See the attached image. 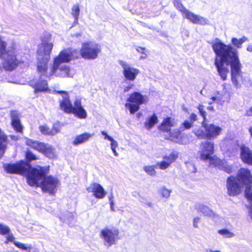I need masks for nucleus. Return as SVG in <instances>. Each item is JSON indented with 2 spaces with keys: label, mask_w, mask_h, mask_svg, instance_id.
<instances>
[{
  "label": "nucleus",
  "mask_w": 252,
  "mask_h": 252,
  "mask_svg": "<svg viewBox=\"0 0 252 252\" xmlns=\"http://www.w3.org/2000/svg\"><path fill=\"white\" fill-rule=\"evenodd\" d=\"M3 167L8 173L25 176L28 184L30 186L39 187L43 191L50 194L54 193L56 191L59 181L57 177L47 176L49 166L34 168L23 160H21L15 163L4 164Z\"/></svg>",
  "instance_id": "f257e3e1"
},
{
  "label": "nucleus",
  "mask_w": 252,
  "mask_h": 252,
  "mask_svg": "<svg viewBox=\"0 0 252 252\" xmlns=\"http://www.w3.org/2000/svg\"><path fill=\"white\" fill-rule=\"evenodd\" d=\"M212 46L216 56L215 65L222 80L224 81L226 79L229 71L228 69L224 66V64L230 65L232 82L237 88H240L241 85L237 78L240 75L241 64L238 51L231 45L225 44L218 39Z\"/></svg>",
  "instance_id": "f03ea898"
},
{
  "label": "nucleus",
  "mask_w": 252,
  "mask_h": 252,
  "mask_svg": "<svg viewBox=\"0 0 252 252\" xmlns=\"http://www.w3.org/2000/svg\"><path fill=\"white\" fill-rule=\"evenodd\" d=\"M252 182V176L249 170L241 168L237 177L231 176L226 180L227 194L230 196L239 194L245 184H250Z\"/></svg>",
  "instance_id": "7ed1b4c3"
},
{
  "label": "nucleus",
  "mask_w": 252,
  "mask_h": 252,
  "mask_svg": "<svg viewBox=\"0 0 252 252\" xmlns=\"http://www.w3.org/2000/svg\"><path fill=\"white\" fill-rule=\"evenodd\" d=\"M53 47L52 43H48L43 39L42 40L41 44L38 46L37 52V69L38 72L42 74L47 72L48 63L50 59Z\"/></svg>",
  "instance_id": "20e7f679"
},
{
  "label": "nucleus",
  "mask_w": 252,
  "mask_h": 252,
  "mask_svg": "<svg viewBox=\"0 0 252 252\" xmlns=\"http://www.w3.org/2000/svg\"><path fill=\"white\" fill-rule=\"evenodd\" d=\"M7 43L0 38V59H2V66L7 71L14 70L20 63L13 50H6Z\"/></svg>",
  "instance_id": "39448f33"
},
{
  "label": "nucleus",
  "mask_w": 252,
  "mask_h": 252,
  "mask_svg": "<svg viewBox=\"0 0 252 252\" xmlns=\"http://www.w3.org/2000/svg\"><path fill=\"white\" fill-rule=\"evenodd\" d=\"M179 153L177 151H173L169 155H165L163 157V159L161 161L158 162L154 166H146L144 167V171L148 174L154 176L156 174L155 168L158 167L161 170H165L178 158Z\"/></svg>",
  "instance_id": "423d86ee"
},
{
  "label": "nucleus",
  "mask_w": 252,
  "mask_h": 252,
  "mask_svg": "<svg viewBox=\"0 0 252 252\" xmlns=\"http://www.w3.org/2000/svg\"><path fill=\"white\" fill-rule=\"evenodd\" d=\"M147 101V97L142 95L140 93L134 92L127 98L125 107L128 109L130 114H134L140 109V106L145 103Z\"/></svg>",
  "instance_id": "0eeeda50"
},
{
  "label": "nucleus",
  "mask_w": 252,
  "mask_h": 252,
  "mask_svg": "<svg viewBox=\"0 0 252 252\" xmlns=\"http://www.w3.org/2000/svg\"><path fill=\"white\" fill-rule=\"evenodd\" d=\"M101 52L100 45L90 42L83 43L80 50L81 57L87 60H94Z\"/></svg>",
  "instance_id": "6e6552de"
},
{
  "label": "nucleus",
  "mask_w": 252,
  "mask_h": 252,
  "mask_svg": "<svg viewBox=\"0 0 252 252\" xmlns=\"http://www.w3.org/2000/svg\"><path fill=\"white\" fill-rule=\"evenodd\" d=\"M25 143L27 146L42 153L49 158H53L54 157V149L51 145L29 138H25Z\"/></svg>",
  "instance_id": "1a4fd4ad"
},
{
  "label": "nucleus",
  "mask_w": 252,
  "mask_h": 252,
  "mask_svg": "<svg viewBox=\"0 0 252 252\" xmlns=\"http://www.w3.org/2000/svg\"><path fill=\"white\" fill-rule=\"evenodd\" d=\"M118 228L114 227H105L100 231V237L104 240V244L110 247L115 243L119 234Z\"/></svg>",
  "instance_id": "9d476101"
},
{
  "label": "nucleus",
  "mask_w": 252,
  "mask_h": 252,
  "mask_svg": "<svg viewBox=\"0 0 252 252\" xmlns=\"http://www.w3.org/2000/svg\"><path fill=\"white\" fill-rule=\"evenodd\" d=\"M75 51V50L70 48H65L61 51L58 56L54 59V70L63 63H69L73 59Z\"/></svg>",
  "instance_id": "9b49d317"
},
{
  "label": "nucleus",
  "mask_w": 252,
  "mask_h": 252,
  "mask_svg": "<svg viewBox=\"0 0 252 252\" xmlns=\"http://www.w3.org/2000/svg\"><path fill=\"white\" fill-rule=\"evenodd\" d=\"M174 126L173 121L170 117H167L164 119L158 128L162 131L169 133L172 138H178L182 131L179 127V129H175L171 131V127Z\"/></svg>",
  "instance_id": "f8f14e48"
},
{
  "label": "nucleus",
  "mask_w": 252,
  "mask_h": 252,
  "mask_svg": "<svg viewBox=\"0 0 252 252\" xmlns=\"http://www.w3.org/2000/svg\"><path fill=\"white\" fill-rule=\"evenodd\" d=\"M40 73L41 76L38 78L33 79L28 82L29 86L34 89V93L47 91L49 90L47 80L42 78L46 72L44 73Z\"/></svg>",
  "instance_id": "ddd939ff"
},
{
  "label": "nucleus",
  "mask_w": 252,
  "mask_h": 252,
  "mask_svg": "<svg viewBox=\"0 0 252 252\" xmlns=\"http://www.w3.org/2000/svg\"><path fill=\"white\" fill-rule=\"evenodd\" d=\"M119 63L123 69V73L125 78L129 81H134L140 73V70L132 67L126 62L120 61Z\"/></svg>",
  "instance_id": "4468645a"
},
{
  "label": "nucleus",
  "mask_w": 252,
  "mask_h": 252,
  "mask_svg": "<svg viewBox=\"0 0 252 252\" xmlns=\"http://www.w3.org/2000/svg\"><path fill=\"white\" fill-rule=\"evenodd\" d=\"M57 93L61 94L63 97V99L60 101V109L65 113L71 114L73 109V105L70 101L67 92L61 91H58Z\"/></svg>",
  "instance_id": "2eb2a0df"
},
{
  "label": "nucleus",
  "mask_w": 252,
  "mask_h": 252,
  "mask_svg": "<svg viewBox=\"0 0 252 252\" xmlns=\"http://www.w3.org/2000/svg\"><path fill=\"white\" fill-rule=\"evenodd\" d=\"M202 126L206 131L207 138L210 139L218 137L222 131L221 127L213 124H207L206 122H202Z\"/></svg>",
  "instance_id": "dca6fc26"
},
{
  "label": "nucleus",
  "mask_w": 252,
  "mask_h": 252,
  "mask_svg": "<svg viewBox=\"0 0 252 252\" xmlns=\"http://www.w3.org/2000/svg\"><path fill=\"white\" fill-rule=\"evenodd\" d=\"M200 157L203 160L212 159V155L214 151V143L213 142L206 141L201 144Z\"/></svg>",
  "instance_id": "f3484780"
},
{
  "label": "nucleus",
  "mask_w": 252,
  "mask_h": 252,
  "mask_svg": "<svg viewBox=\"0 0 252 252\" xmlns=\"http://www.w3.org/2000/svg\"><path fill=\"white\" fill-rule=\"evenodd\" d=\"M71 114H73L76 117L80 119H86L87 117V113L82 105L81 99L76 98L73 102V109Z\"/></svg>",
  "instance_id": "a211bd4d"
},
{
  "label": "nucleus",
  "mask_w": 252,
  "mask_h": 252,
  "mask_svg": "<svg viewBox=\"0 0 252 252\" xmlns=\"http://www.w3.org/2000/svg\"><path fill=\"white\" fill-rule=\"evenodd\" d=\"M86 189L88 192H92L94 196L97 199L103 198L106 194L102 186L96 183L91 184Z\"/></svg>",
  "instance_id": "6ab92c4d"
},
{
  "label": "nucleus",
  "mask_w": 252,
  "mask_h": 252,
  "mask_svg": "<svg viewBox=\"0 0 252 252\" xmlns=\"http://www.w3.org/2000/svg\"><path fill=\"white\" fill-rule=\"evenodd\" d=\"M183 16L184 17L189 20L194 24H198L202 25L208 24L209 21L207 19L196 15L188 9L185 11Z\"/></svg>",
  "instance_id": "aec40b11"
},
{
  "label": "nucleus",
  "mask_w": 252,
  "mask_h": 252,
  "mask_svg": "<svg viewBox=\"0 0 252 252\" xmlns=\"http://www.w3.org/2000/svg\"><path fill=\"white\" fill-rule=\"evenodd\" d=\"M11 126L18 132H21L23 130V126L20 120V113L16 110L10 111Z\"/></svg>",
  "instance_id": "412c9836"
},
{
  "label": "nucleus",
  "mask_w": 252,
  "mask_h": 252,
  "mask_svg": "<svg viewBox=\"0 0 252 252\" xmlns=\"http://www.w3.org/2000/svg\"><path fill=\"white\" fill-rule=\"evenodd\" d=\"M69 67L66 64H61L54 70V64L51 69V73L57 77H70Z\"/></svg>",
  "instance_id": "4be33fe9"
},
{
  "label": "nucleus",
  "mask_w": 252,
  "mask_h": 252,
  "mask_svg": "<svg viewBox=\"0 0 252 252\" xmlns=\"http://www.w3.org/2000/svg\"><path fill=\"white\" fill-rule=\"evenodd\" d=\"M6 240L4 242L5 244H7L8 242H13L14 245L17 248L25 250V252H30L32 249V245L28 244H24L19 242L14 241L15 238L12 234H6Z\"/></svg>",
  "instance_id": "5701e85b"
},
{
  "label": "nucleus",
  "mask_w": 252,
  "mask_h": 252,
  "mask_svg": "<svg viewBox=\"0 0 252 252\" xmlns=\"http://www.w3.org/2000/svg\"><path fill=\"white\" fill-rule=\"evenodd\" d=\"M240 150V156L243 161L249 164H252V151L245 146H241Z\"/></svg>",
  "instance_id": "b1692460"
},
{
  "label": "nucleus",
  "mask_w": 252,
  "mask_h": 252,
  "mask_svg": "<svg viewBox=\"0 0 252 252\" xmlns=\"http://www.w3.org/2000/svg\"><path fill=\"white\" fill-rule=\"evenodd\" d=\"M93 136V134L89 132H85L82 134L77 135L74 140L72 141V144L74 146H77L82 144L88 141L90 138Z\"/></svg>",
  "instance_id": "393cba45"
},
{
  "label": "nucleus",
  "mask_w": 252,
  "mask_h": 252,
  "mask_svg": "<svg viewBox=\"0 0 252 252\" xmlns=\"http://www.w3.org/2000/svg\"><path fill=\"white\" fill-rule=\"evenodd\" d=\"M195 208L198 212L202 213L205 216L212 217L215 216L213 212L208 207L203 204H196L195 205Z\"/></svg>",
  "instance_id": "a878e982"
},
{
  "label": "nucleus",
  "mask_w": 252,
  "mask_h": 252,
  "mask_svg": "<svg viewBox=\"0 0 252 252\" xmlns=\"http://www.w3.org/2000/svg\"><path fill=\"white\" fill-rule=\"evenodd\" d=\"M158 122V118L156 114H153L145 122V126L148 130L151 129Z\"/></svg>",
  "instance_id": "bb28decb"
},
{
  "label": "nucleus",
  "mask_w": 252,
  "mask_h": 252,
  "mask_svg": "<svg viewBox=\"0 0 252 252\" xmlns=\"http://www.w3.org/2000/svg\"><path fill=\"white\" fill-rule=\"evenodd\" d=\"M248 40V38L243 36L242 38L238 39L236 37H232L231 39V43L237 48H241L243 43Z\"/></svg>",
  "instance_id": "cd10ccee"
},
{
  "label": "nucleus",
  "mask_w": 252,
  "mask_h": 252,
  "mask_svg": "<svg viewBox=\"0 0 252 252\" xmlns=\"http://www.w3.org/2000/svg\"><path fill=\"white\" fill-rule=\"evenodd\" d=\"M101 133L104 136V139L109 140L111 142V149L116 148L118 147V144L117 141L109 135L106 131L103 130L101 131Z\"/></svg>",
  "instance_id": "c85d7f7f"
},
{
  "label": "nucleus",
  "mask_w": 252,
  "mask_h": 252,
  "mask_svg": "<svg viewBox=\"0 0 252 252\" xmlns=\"http://www.w3.org/2000/svg\"><path fill=\"white\" fill-rule=\"evenodd\" d=\"M252 184L251 183L250 184H245V185H246L247 187L246 188L245 190V197L250 201L252 202V189L251 187V184Z\"/></svg>",
  "instance_id": "c756f323"
},
{
  "label": "nucleus",
  "mask_w": 252,
  "mask_h": 252,
  "mask_svg": "<svg viewBox=\"0 0 252 252\" xmlns=\"http://www.w3.org/2000/svg\"><path fill=\"white\" fill-rule=\"evenodd\" d=\"M193 132L194 134L199 139L207 138L206 131L202 128L195 129Z\"/></svg>",
  "instance_id": "7c9ffc66"
},
{
  "label": "nucleus",
  "mask_w": 252,
  "mask_h": 252,
  "mask_svg": "<svg viewBox=\"0 0 252 252\" xmlns=\"http://www.w3.org/2000/svg\"><path fill=\"white\" fill-rule=\"evenodd\" d=\"M26 158L27 161H25V162L30 164V162L32 160H35L37 159L35 155L32 153L31 151H28L26 153ZM24 161V160H23Z\"/></svg>",
  "instance_id": "2f4dec72"
},
{
  "label": "nucleus",
  "mask_w": 252,
  "mask_h": 252,
  "mask_svg": "<svg viewBox=\"0 0 252 252\" xmlns=\"http://www.w3.org/2000/svg\"><path fill=\"white\" fill-rule=\"evenodd\" d=\"M193 126V124H192V122H190V121H189L188 120H185L181 125V126L179 127L180 128V129L182 131H183L185 130L189 129Z\"/></svg>",
  "instance_id": "473e14b6"
},
{
  "label": "nucleus",
  "mask_w": 252,
  "mask_h": 252,
  "mask_svg": "<svg viewBox=\"0 0 252 252\" xmlns=\"http://www.w3.org/2000/svg\"><path fill=\"white\" fill-rule=\"evenodd\" d=\"M174 5L176 8L182 13V14H183L185 12V11L187 10L182 4L180 0H174Z\"/></svg>",
  "instance_id": "72a5a7b5"
},
{
  "label": "nucleus",
  "mask_w": 252,
  "mask_h": 252,
  "mask_svg": "<svg viewBox=\"0 0 252 252\" xmlns=\"http://www.w3.org/2000/svg\"><path fill=\"white\" fill-rule=\"evenodd\" d=\"M218 233L226 238H231L234 236L232 232L227 229H220L218 231Z\"/></svg>",
  "instance_id": "f704fd0d"
},
{
  "label": "nucleus",
  "mask_w": 252,
  "mask_h": 252,
  "mask_svg": "<svg viewBox=\"0 0 252 252\" xmlns=\"http://www.w3.org/2000/svg\"><path fill=\"white\" fill-rule=\"evenodd\" d=\"M39 131L44 135H52L51 129L46 126H40L39 127Z\"/></svg>",
  "instance_id": "c9c22d12"
},
{
  "label": "nucleus",
  "mask_w": 252,
  "mask_h": 252,
  "mask_svg": "<svg viewBox=\"0 0 252 252\" xmlns=\"http://www.w3.org/2000/svg\"><path fill=\"white\" fill-rule=\"evenodd\" d=\"M10 232V228L6 225L0 223V234L5 235L8 234Z\"/></svg>",
  "instance_id": "e433bc0d"
},
{
  "label": "nucleus",
  "mask_w": 252,
  "mask_h": 252,
  "mask_svg": "<svg viewBox=\"0 0 252 252\" xmlns=\"http://www.w3.org/2000/svg\"><path fill=\"white\" fill-rule=\"evenodd\" d=\"M71 14L73 17H79L80 8L78 4L74 5L71 9Z\"/></svg>",
  "instance_id": "4c0bfd02"
},
{
  "label": "nucleus",
  "mask_w": 252,
  "mask_h": 252,
  "mask_svg": "<svg viewBox=\"0 0 252 252\" xmlns=\"http://www.w3.org/2000/svg\"><path fill=\"white\" fill-rule=\"evenodd\" d=\"M197 109L199 110L200 115L203 118V122H206V112L204 110V106L202 104H199L198 105V106L197 107Z\"/></svg>",
  "instance_id": "58836bf2"
},
{
  "label": "nucleus",
  "mask_w": 252,
  "mask_h": 252,
  "mask_svg": "<svg viewBox=\"0 0 252 252\" xmlns=\"http://www.w3.org/2000/svg\"><path fill=\"white\" fill-rule=\"evenodd\" d=\"M160 192L162 197L167 198L169 197L171 191L163 187L161 189Z\"/></svg>",
  "instance_id": "ea45409f"
},
{
  "label": "nucleus",
  "mask_w": 252,
  "mask_h": 252,
  "mask_svg": "<svg viewBox=\"0 0 252 252\" xmlns=\"http://www.w3.org/2000/svg\"><path fill=\"white\" fill-rule=\"evenodd\" d=\"M60 132V127L58 124H54L51 129V134L54 135Z\"/></svg>",
  "instance_id": "a19ab883"
},
{
  "label": "nucleus",
  "mask_w": 252,
  "mask_h": 252,
  "mask_svg": "<svg viewBox=\"0 0 252 252\" xmlns=\"http://www.w3.org/2000/svg\"><path fill=\"white\" fill-rule=\"evenodd\" d=\"M67 216L66 219V218H63L62 217H60V219L61 220L64 222L66 221V220H71V219L73 220L74 216L71 213H68L66 215Z\"/></svg>",
  "instance_id": "79ce46f5"
},
{
  "label": "nucleus",
  "mask_w": 252,
  "mask_h": 252,
  "mask_svg": "<svg viewBox=\"0 0 252 252\" xmlns=\"http://www.w3.org/2000/svg\"><path fill=\"white\" fill-rule=\"evenodd\" d=\"M189 121L193 124L194 122L197 120V116L195 114L192 113L189 117Z\"/></svg>",
  "instance_id": "37998d69"
},
{
  "label": "nucleus",
  "mask_w": 252,
  "mask_h": 252,
  "mask_svg": "<svg viewBox=\"0 0 252 252\" xmlns=\"http://www.w3.org/2000/svg\"><path fill=\"white\" fill-rule=\"evenodd\" d=\"M134 85L133 84H130L127 86H126L124 88V91L125 92H128L131 89L133 88Z\"/></svg>",
  "instance_id": "c03bdc74"
},
{
  "label": "nucleus",
  "mask_w": 252,
  "mask_h": 252,
  "mask_svg": "<svg viewBox=\"0 0 252 252\" xmlns=\"http://www.w3.org/2000/svg\"><path fill=\"white\" fill-rule=\"evenodd\" d=\"M145 48H143L141 47H137L136 48L137 51L141 54H145Z\"/></svg>",
  "instance_id": "a18cd8bd"
},
{
  "label": "nucleus",
  "mask_w": 252,
  "mask_h": 252,
  "mask_svg": "<svg viewBox=\"0 0 252 252\" xmlns=\"http://www.w3.org/2000/svg\"><path fill=\"white\" fill-rule=\"evenodd\" d=\"M223 168L224 171L228 173H230L232 172V168L230 166H224Z\"/></svg>",
  "instance_id": "49530a36"
},
{
  "label": "nucleus",
  "mask_w": 252,
  "mask_h": 252,
  "mask_svg": "<svg viewBox=\"0 0 252 252\" xmlns=\"http://www.w3.org/2000/svg\"><path fill=\"white\" fill-rule=\"evenodd\" d=\"M199 220V218H195L194 219L193 225L194 227H196V228L198 227L197 223H198Z\"/></svg>",
  "instance_id": "de8ad7c7"
},
{
  "label": "nucleus",
  "mask_w": 252,
  "mask_h": 252,
  "mask_svg": "<svg viewBox=\"0 0 252 252\" xmlns=\"http://www.w3.org/2000/svg\"><path fill=\"white\" fill-rule=\"evenodd\" d=\"M246 115L248 116H252V106L246 111Z\"/></svg>",
  "instance_id": "09e8293b"
},
{
  "label": "nucleus",
  "mask_w": 252,
  "mask_h": 252,
  "mask_svg": "<svg viewBox=\"0 0 252 252\" xmlns=\"http://www.w3.org/2000/svg\"><path fill=\"white\" fill-rule=\"evenodd\" d=\"M110 209L112 211L114 212L115 211V208H114V201H111V203H110Z\"/></svg>",
  "instance_id": "8fccbe9b"
},
{
  "label": "nucleus",
  "mask_w": 252,
  "mask_h": 252,
  "mask_svg": "<svg viewBox=\"0 0 252 252\" xmlns=\"http://www.w3.org/2000/svg\"><path fill=\"white\" fill-rule=\"evenodd\" d=\"M113 198H114V196H113V193L111 192L110 196H109V200L110 203H111V201H114Z\"/></svg>",
  "instance_id": "3c124183"
},
{
  "label": "nucleus",
  "mask_w": 252,
  "mask_h": 252,
  "mask_svg": "<svg viewBox=\"0 0 252 252\" xmlns=\"http://www.w3.org/2000/svg\"><path fill=\"white\" fill-rule=\"evenodd\" d=\"M74 21L73 23V26L78 24L79 17H74Z\"/></svg>",
  "instance_id": "603ef678"
},
{
  "label": "nucleus",
  "mask_w": 252,
  "mask_h": 252,
  "mask_svg": "<svg viewBox=\"0 0 252 252\" xmlns=\"http://www.w3.org/2000/svg\"><path fill=\"white\" fill-rule=\"evenodd\" d=\"M189 165L192 168L191 171L193 173H195L196 172L197 169L195 168L194 165L192 164H189Z\"/></svg>",
  "instance_id": "864d4df0"
},
{
  "label": "nucleus",
  "mask_w": 252,
  "mask_h": 252,
  "mask_svg": "<svg viewBox=\"0 0 252 252\" xmlns=\"http://www.w3.org/2000/svg\"><path fill=\"white\" fill-rule=\"evenodd\" d=\"M247 50L249 52H252V45H249L247 46Z\"/></svg>",
  "instance_id": "5fc2aeb1"
},
{
  "label": "nucleus",
  "mask_w": 252,
  "mask_h": 252,
  "mask_svg": "<svg viewBox=\"0 0 252 252\" xmlns=\"http://www.w3.org/2000/svg\"><path fill=\"white\" fill-rule=\"evenodd\" d=\"M113 153H114V155L116 156V157H118L119 156V154L117 152L116 150V148H114V149H111Z\"/></svg>",
  "instance_id": "6e6d98bb"
},
{
  "label": "nucleus",
  "mask_w": 252,
  "mask_h": 252,
  "mask_svg": "<svg viewBox=\"0 0 252 252\" xmlns=\"http://www.w3.org/2000/svg\"><path fill=\"white\" fill-rule=\"evenodd\" d=\"M145 204H146L148 207H153V204L151 202H145Z\"/></svg>",
  "instance_id": "4d7b16f0"
},
{
  "label": "nucleus",
  "mask_w": 252,
  "mask_h": 252,
  "mask_svg": "<svg viewBox=\"0 0 252 252\" xmlns=\"http://www.w3.org/2000/svg\"><path fill=\"white\" fill-rule=\"evenodd\" d=\"M206 252H220V251L217 250V251H213L212 250H208L206 251Z\"/></svg>",
  "instance_id": "13d9d810"
},
{
  "label": "nucleus",
  "mask_w": 252,
  "mask_h": 252,
  "mask_svg": "<svg viewBox=\"0 0 252 252\" xmlns=\"http://www.w3.org/2000/svg\"><path fill=\"white\" fill-rule=\"evenodd\" d=\"M143 55H142L140 57V59H145L146 58L147 55L146 54V53H145V54H143Z\"/></svg>",
  "instance_id": "bf43d9fd"
},
{
  "label": "nucleus",
  "mask_w": 252,
  "mask_h": 252,
  "mask_svg": "<svg viewBox=\"0 0 252 252\" xmlns=\"http://www.w3.org/2000/svg\"><path fill=\"white\" fill-rule=\"evenodd\" d=\"M207 109L209 110L213 111V110H214V107L213 106H208L207 107Z\"/></svg>",
  "instance_id": "052dcab7"
},
{
  "label": "nucleus",
  "mask_w": 252,
  "mask_h": 252,
  "mask_svg": "<svg viewBox=\"0 0 252 252\" xmlns=\"http://www.w3.org/2000/svg\"><path fill=\"white\" fill-rule=\"evenodd\" d=\"M249 131H250V132L251 133V136H252V127H251L249 128Z\"/></svg>",
  "instance_id": "680f3d73"
},
{
  "label": "nucleus",
  "mask_w": 252,
  "mask_h": 252,
  "mask_svg": "<svg viewBox=\"0 0 252 252\" xmlns=\"http://www.w3.org/2000/svg\"><path fill=\"white\" fill-rule=\"evenodd\" d=\"M212 99L214 101L216 99V97L215 96H213L212 97Z\"/></svg>",
  "instance_id": "e2e57ef3"
},
{
  "label": "nucleus",
  "mask_w": 252,
  "mask_h": 252,
  "mask_svg": "<svg viewBox=\"0 0 252 252\" xmlns=\"http://www.w3.org/2000/svg\"><path fill=\"white\" fill-rule=\"evenodd\" d=\"M48 36H49V37H50V36H51L50 34H48Z\"/></svg>",
  "instance_id": "0e129e2a"
}]
</instances>
